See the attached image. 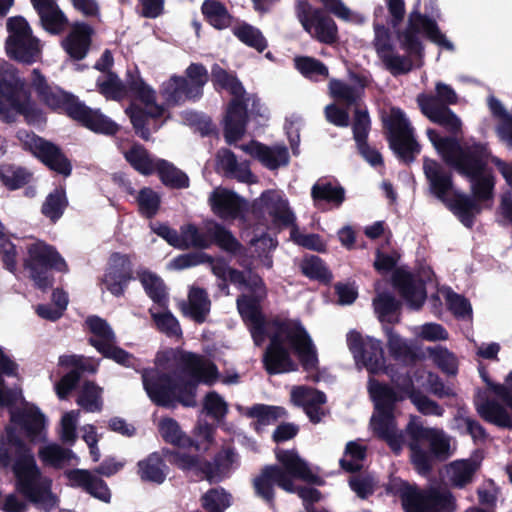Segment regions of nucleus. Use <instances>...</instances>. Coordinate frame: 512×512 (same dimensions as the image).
I'll use <instances>...</instances> for the list:
<instances>
[{
    "mask_svg": "<svg viewBox=\"0 0 512 512\" xmlns=\"http://www.w3.org/2000/svg\"><path fill=\"white\" fill-rule=\"evenodd\" d=\"M371 424L375 433L390 444L395 438L394 412L376 411L371 418Z\"/></svg>",
    "mask_w": 512,
    "mask_h": 512,
    "instance_id": "774afa93",
    "label": "nucleus"
},
{
    "mask_svg": "<svg viewBox=\"0 0 512 512\" xmlns=\"http://www.w3.org/2000/svg\"><path fill=\"white\" fill-rule=\"evenodd\" d=\"M68 204L65 187L58 186L46 196L41 206V213L52 223H56L64 214Z\"/></svg>",
    "mask_w": 512,
    "mask_h": 512,
    "instance_id": "3c124183",
    "label": "nucleus"
},
{
    "mask_svg": "<svg viewBox=\"0 0 512 512\" xmlns=\"http://www.w3.org/2000/svg\"><path fill=\"white\" fill-rule=\"evenodd\" d=\"M25 92V82L18 75L17 69L12 65L0 66V117L5 114L8 117V110L20 100Z\"/></svg>",
    "mask_w": 512,
    "mask_h": 512,
    "instance_id": "412c9836",
    "label": "nucleus"
},
{
    "mask_svg": "<svg viewBox=\"0 0 512 512\" xmlns=\"http://www.w3.org/2000/svg\"><path fill=\"white\" fill-rule=\"evenodd\" d=\"M358 358L362 360L365 367L371 372L381 369L385 363L381 341L368 337L363 353H360Z\"/></svg>",
    "mask_w": 512,
    "mask_h": 512,
    "instance_id": "680f3d73",
    "label": "nucleus"
},
{
    "mask_svg": "<svg viewBox=\"0 0 512 512\" xmlns=\"http://www.w3.org/2000/svg\"><path fill=\"white\" fill-rule=\"evenodd\" d=\"M369 394L374 402L375 411L394 412L396 404L405 400L388 384L374 381L369 385Z\"/></svg>",
    "mask_w": 512,
    "mask_h": 512,
    "instance_id": "f704fd0d",
    "label": "nucleus"
},
{
    "mask_svg": "<svg viewBox=\"0 0 512 512\" xmlns=\"http://www.w3.org/2000/svg\"><path fill=\"white\" fill-rule=\"evenodd\" d=\"M471 183L472 198L477 202H484L493 198L495 177L492 169L482 172L476 178H467Z\"/></svg>",
    "mask_w": 512,
    "mask_h": 512,
    "instance_id": "bf43d9fd",
    "label": "nucleus"
},
{
    "mask_svg": "<svg viewBox=\"0 0 512 512\" xmlns=\"http://www.w3.org/2000/svg\"><path fill=\"white\" fill-rule=\"evenodd\" d=\"M275 456L280 465H265L252 480L255 496L270 507L275 504V485L288 493H294L296 490L294 479L315 485L324 483L320 476L312 472L308 463L299 456L297 450L277 449Z\"/></svg>",
    "mask_w": 512,
    "mask_h": 512,
    "instance_id": "20e7f679",
    "label": "nucleus"
},
{
    "mask_svg": "<svg viewBox=\"0 0 512 512\" xmlns=\"http://www.w3.org/2000/svg\"><path fill=\"white\" fill-rule=\"evenodd\" d=\"M300 269L304 276L323 284H329L333 278L325 262L316 255L305 257L300 263Z\"/></svg>",
    "mask_w": 512,
    "mask_h": 512,
    "instance_id": "13d9d810",
    "label": "nucleus"
},
{
    "mask_svg": "<svg viewBox=\"0 0 512 512\" xmlns=\"http://www.w3.org/2000/svg\"><path fill=\"white\" fill-rule=\"evenodd\" d=\"M243 150L269 170H276L289 164L290 156L286 146L269 147L253 140L245 145Z\"/></svg>",
    "mask_w": 512,
    "mask_h": 512,
    "instance_id": "bb28decb",
    "label": "nucleus"
},
{
    "mask_svg": "<svg viewBox=\"0 0 512 512\" xmlns=\"http://www.w3.org/2000/svg\"><path fill=\"white\" fill-rule=\"evenodd\" d=\"M405 433L411 463L420 475L431 474L436 462L446 461L451 456L450 438L443 430L424 427L416 417H412Z\"/></svg>",
    "mask_w": 512,
    "mask_h": 512,
    "instance_id": "39448f33",
    "label": "nucleus"
},
{
    "mask_svg": "<svg viewBox=\"0 0 512 512\" xmlns=\"http://www.w3.org/2000/svg\"><path fill=\"white\" fill-rule=\"evenodd\" d=\"M294 65L305 78L313 81L325 80L329 76L328 67L314 57L297 56L294 59Z\"/></svg>",
    "mask_w": 512,
    "mask_h": 512,
    "instance_id": "6e6d98bb",
    "label": "nucleus"
},
{
    "mask_svg": "<svg viewBox=\"0 0 512 512\" xmlns=\"http://www.w3.org/2000/svg\"><path fill=\"white\" fill-rule=\"evenodd\" d=\"M30 86L43 105L54 112L66 115L86 129L106 136H114L119 132L120 126L116 122L99 109L87 106L78 96L48 83L38 68L31 72Z\"/></svg>",
    "mask_w": 512,
    "mask_h": 512,
    "instance_id": "7ed1b4c3",
    "label": "nucleus"
},
{
    "mask_svg": "<svg viewBox=\"0 0 512 512\" xmlns=\"http://www.w3.org/2000/svg\"><path fill=\"white\" fill-rule=\"evenodd\" d=\"M0 437V469H11L14 487L24 500L14 493L5 496L1 509L4 512H28L31 503L42 512L58 506L59 499L52 492V480L38 467L32 449L16 434L12 426H5Z\"/></svg>",
    "mask_w": 512,
    "mask_h": 512,
    "instance_id": "f257e3e1",
    "label": "nucleus"
},
{
    "mask_svg": "<svg viewBox=\"0 0 512 512\" xmlns=\"http://www.w3.org/2000/svg\"><path fill=\"white\" fill-rule=\"evenodd\" d=\"M201 12L204 20L216 30L227 29L234 21L225 4L218 0H204Z\"/></svg>",
    "mask_w": 512,
    "mask_h": 512,
    "instance_id": "a19ab883",
    "label": "nucleus"
},
{
    "mask_svg": "<svg viewBox=\"0 0 512 512\" xmlns=\"http://www.w3.org/2000/svg\"><path fill=\"white\" fill-rule=\"evenodd\" d=\"M176 363L177 371L174 372L144 368L141 371L143 388L156 406L174 408L181 404L195 407L198 385L213 384L219 376L218 368L202 355L188 351H182Z\"/></svg>",
    "mask_w": 512,
    "mask_h": 512,
    "instance_id": "f03ea898",
    "label": "nucleus"
},
{
    "mask_svg": "<svg viewBox=\"0 0 512 512\" xmlns=\"http://www.w3.org/2000/svg\"><path fill=\"white\" fill-rule=\"evenodd\" d=\"M436 99L426 93L417 96V104L424 116L431 122L440 125L450 134L457 136L462 131L460 118L448 107H436Z\"/></svg>",
    "mask_w": 512,
    "mask_h": 512,
    "instance_id": "aec40b11",
    "label": "nucleus"
},
{
    "mask_svg": "<svg viewBox=\"0 0 512 512\" xmlns=\"http://www.w3.org/2000/svg\"><path fill=\"white\" fill-rule=\"evenodd\" d=\"M93 28L85 22H76L72 25L71 31L62 42L66 53L74 60L84 59L89 51Z\"/></svg>",
    "mask_w": 512,
    "mask_h": 512,
    "instance_id": "cd10ccee",
    "label": "nucleus"
},
{
    "mask_svg": "<svg viewBox=\"0 0 512 512\" xmlns=\"http://www.w3.org/2000/svg\"><path fill=\"white\" fill-rule=\"evenodd\" d=\"M158 431L164 442L180 447V448H195L199 450V445L190 437H188L182 430L179 423L171 418L164 417L159 421Z\"/></svg>",
    "mask_w": 512,
    "mask_h": 512,
    "instance_id": "4c0bfd02",
    "label": "nucleus"
},
{
    "mask_svg": "<svg viewBox=\"0 0 512 512\" xmlns=\"http://www.w3.org/2000/svg\"><path fill=\"white\" fill-rule=\"evenodd\" d=\"M31 179L32 173L24 167L8 163L0 165V180L8 190L20 189Z\"/></svg>",
    "mask_w": 512,
    "mask_h": 512,
    "instance_id": "864d4df0",
    "label": "nucleus"
},
{
    "mask_svg": "<svg viewBox=\"0 0 512 512\" xmlns=\"http://www.w3.org/2000/svg\"><path fill=\"white\" fill-rule=\"evenodd\" d=\"M383 331L387 337V347L391 357L396 361H413L415 353L412 348L396 333L393 327L383 325Z\"/></svg>",
    "mask_w": 512,
    "mask_h": 512,
    "instance_id": "5fc2aeb1",
    "label": "nucleus"
},
{
    "mask_svg": "<svg viewBox=\"0 0 512 512\" xmlns=\"http://www.w3.org/2000/svg\"><path fill=\"white\" fill-rule=\"evenodd\" d=\"M138 212L141 216L152 219L161 207V196L150 187H143L136 196Z\"/></svg>",
    "mask_w": 512,
    "mask_h": 512,
    "instance_id": "052dcab7",
    "label": "nucleus"
},
{
    "mask_svg": "<svg viewBox=\"0 0 512 512\" xmlns=\"http://www.w3.org/2000/svg\"><path fill=\"white\" fill-rule=\"evenodd\" d=\"M247 104L243 98H233L227 107L224 119V137L228 144L242 139L248 123Z\"/></svg>",
    "mask_w": 512,
    "mask_h": 512,
    "instance_id": "b1692460",
    "label": "nucleus"
},
{
    "mask_svg": "<svg viewBox=\"0 0 512 512\" xmlns=\"http://www.w3.org/2000/svg\"><path fill=\"white\" fill-rule=\"evenodd\" d=\"M445 205L469 229L474 226L476 215L482 211L479 202L461 192H455L453 198L447 201Z\"/></svg>",
    "mask_w": 512,
    "mask_h": 512,
    "instance_id": "2f4dec72",
    "label": "nucleus"
},
{
    "mask_svg": "<svg viewBox=\"0 0 512 512\" xmlns=\"http://www.w3.org/2000/svg\"><path fill=\"white\" fill-rule=\"evenodd\" d=\"M5 48L10 59L26 65L39 61L42 55L40 40L35 36L23 40L5 42Z\"/></svg>",
    "mask_w": 512,
    "mask_h": 512,
    "instance_id": "473e14b6",
    "label": "nucleus"
},
{
    "mask_svg": "<svg viewBox=\"0 0 512 512\" xmlns=\"http://www.w3.org/2000/svg\"><path fill=\"white\" fill-rule=\"evenodd\" d=\"M180 232L181 248L207 249L214 244L232 255H237L243 249V245L233 233L218 222L207 225L205 232L200 231L193 223L185 224L181 226Z\"/></svg>",
    "mask_w": 512,
    "mask_h": 512,
    "instance_id": "ddd939ff",
    "label": "nucleus"
},
{
    "mask_svg": "<svg viewBox=\"0 0 512 512\" xmlns=\"http://www.w3.org/2000/svg\"><path fill=\"white\" fill-rule=\"evenodd\" d=\"M209 81L207 68L202 63H191L185 76L172 75L162 84L161 94L168 105H180L186 100H199Z\"/></svg>",
    "mask_w": 512,
    "mask_h": 512,
    "instance_id": "f8f14e48",
    "label": "nucleus"
},
{
    "mask_svg": "<svg viewBox=\"0 0 512 512\" xmlns=\"http://www.w3.org/2000/svg\"><path fill=\"white\" fill-rule=\"evenodd\" d=\"M16 138L24 151L31 153L49 170L64 177L71 175L72 163L58 145L26 129H19Z\"/></svg>",
    "mask_w": 512,
    "mask_h": 512,
    "instance_id": "4468645a",
    "label": "nucleus"
},
{
    "mask_svg": "<svg viewBox=\"0 0 512 512\" xmlns=\"http://www.w3.org/2000/svg\"><path fill=\"white\" fill-rule=\"evenodd\" d=\"M66 477L73 487H79L94 498L109 503L111 491L107 483L98 474L87 469H71L66 471Z\"/></svg>",
    "mask_w": 512,
    "mask_h": 512,
    "instance_id": "393cba45",
    "label": "nucleus"
},
{
    "mask_svg": "<svg viewBox=\"0 0 512 512\" xmlns=\"http://www.w3.org/2000/svg\"><path fill=\"white\" fill-rule=\"evenodd\" d=\"M137 277L148 297L160 307L166 306L168 298L164 281L149 270L137 272Z\"/></svg>",
    "mask_w": 512,
    "mask_h": 512,
    "instance_id": "09e8293b",
    "label": "nucleus"
},
{
    "mask_svg": "<svg viewBox=\"0 0 512 512\" xmlns=\"http://www.w3.org/2000/svg\"><path fill=\"white\" fill-rule=\"evenodd\" d=\"M232 33L244 45L259 53L268 47V42L261 30L247 22H241L238 26L233 27Z\"/></svg>",
    "mask_w": 512,
    "mask_h": 512,
    "instance_id": "603ef678",
    "label": "nucleus"
},
{
    "mask_svg": "<svg viewBox=\"0 0 512 512\" xmlns=\"http://www.w3.org/2000/svg\"><path fill=\"white\" fill-rule=\"evenodd\" d=\"M478 414L487 422L503 429H512V418L507 409L494 399L476 402Z\"/></svg>",
    "mask_w": 512,
    "mask_h": 512,
    "instance_id": "e433bc0d",
    "label": "nucleus"
},
{
    "mask_svg": "<svg viewBox=\"0 0 512 512\" xmlns=\"http://www.w3.org/2000/svg\"><path fill=\"white\" fill-rule=\"evenodd\" d=\"M127 96L149 106L154 103L156 92L142 79L138 70H128L125 78V97Z\"/></svg>",
    "mask_w": 512,
    "mask_h": 512,
    "instance_id": "ea45409f",
    "label": "nucleus"
},
{
    "mask_svg": "<svg viewBox=\"0 0 512 512\" xmlns=\"http://www.w3.org/2000/svg\"><path fill=\"white\" fill-rule=\"evenodd\" d=\"M8 117L3 114L0 121L5 124H12L17 121L18 116H23L28 125H40L46 122V116L32 100L30 92H25L23 97L18 100L9 110Z\"/></svg>",
    "mask_w": 512,
    "mask_h": 512,
    "instance_id": "7c9ffc66",
    "label": "nucleus"
},
{
    "mask_svg": "<svg viewBox=\"0 0 512 512\" xmlns=\"http://www.w3.org/2000/svg\"><path fill=\"white\" fill-rule=\"evenodd\" d=\"M40 460L47 466L56 469L62 468L65 463L69 462L75 457L73 451L69 448H64L59 444L52 443L43 446L38 452Z\"/></svg>",
    "mask_w": 512,
    "mask_h": 512,
    "instance_id": "4d7b16f0",
    "label": "nucleus"
},
{
    "mask_svg": "<svg viewBox=\"0 0 512 512\" xmlns=\"http://www.w3.org/2000/svg\"><path fill=\"white\" fill-rule=\"evenodd\" d=\"M213 213L221 219H237L244 211L245 201L228 189L214 190L209 197Z\"/></svg>",
    "mask_w": 512,
    "mask_h": 512,
    "instance_id": "a878e982",
    "label": "nucleus"
},
{
    "mask_svg": "<svg viewBox=\"0 0 512 512\" xmlns=\"http://www.w3.org/2000/svg\"><path fill=\"white\" fill-rule=\"evenodd\" d=\"M88 343L104 358L110 359L123 367L139 370V360L132 353L115 345L116 342L102 343L94 338H89Z\"/></svg>",
    "mask_w": 512,
    "mask_h": 512,
    "instance_id": "c9c22d12",
    "label": "nucleus"
},
{
    "mask_svg": "<svg viewBox=\"0 0 512 512\" xmlns=\"http://www.w3.org/2000/svg\"><path fill=\"white\" fill-rule=\"evenodd\" d=\"M386 492L400 498L404 512H452L454 506V498L449 492L423 491L398 479L387 484Z\"/></svg>",
    "mask_w": 512,
    "mask_h": 512,
    "instance_id": "1a4fd4ad",
    "label": "nucleus"
},
{
    "mask_svg": "<svg viewBox=\"0 0 512 512\" xmlns=\"http://www.w3.org/2000/svg\"><path fill=\"white\" fill-rule=\"evenodd\" d=\"M260 302V297L246 294L238 296L236 300L238 312L248 327L256 345H259L267 334V323L262 313Z\"/></svg>",
    "mask_w": 512,
    "mask_h": 512,
    "instance_id": "6ab92c4d",
    "label": "nucleus"
},
{
    "mask_svg": "<svg viewBox=\"0 0 512 512\" xmlns=\"http://www.w3.org/2000/svg\"><path fill=\"white\" fill-rule=\"evenodd\" d=\"M401 305V302L389 292H381L373 299L374 310L381 323H399V316L394 317V314L399 312Z\"/></svg>",
    "mask_w": 512,
    "mask_h": 512,
    "instance_id": "8fccbe9b",
    "label": "nucleus"
},
{
    "mask_svg": "<svg viewBox=\"0 0 512 512\" xmlns=\"http://www.w3.org/2000/svg\"><path fill=\"white\" fill-rule=\"evenodd\" d=\"M427 137L443 160L465 178H476L489 170L490 151L486 144L473 143L461 147L456 137L441 136L435 129H427Z\"/></svg>",
    "mask_w": 512,
    "mask_h": 512,
    "instance_id": "423d86ee",
    "label": "nucleus"
},
{
    "mask_svg": "<svg viewBox=\"0 0 512 512\" xmlns=\"http://www.w3.org/2000/svg\"><path fill=\"white\" fill-rule=\"evenodd\" d=\"M392 285L410 308L418 310L423 306L427 297L423 280L415 278L408 271L396 270L392 275Z\"/></svg>",
    "mask_w": 512,
    "mask_h": 512,
    "instance_id": "4be33fe9",
    "label": "nucleus"
},
{
    "mask_svg": "<svg viewBox=\"0 0 512 512\" xmlns=\"http://www.w3.org/2000/svg\"><path fill=\"white\" fill-rule=\"evenodd\" d=\"M311 197L316 206L325 202L339 208L345 201V189L331 182H316L311 189Z\"/></svg>",
    "mask_w": 512,
    "mask_h": 512,
    "instance_id": "de8ad7c7",
    "label": "nucleus"
},
{
    "mask_svg": "<svg viewBox=\"0 0 512 512\" xmlns=\"http://www.w3.org/2000/svg\"><path fill=\"white\" fill-rule=\"evenodd\" d=\"M101 388L93 381L83 383L80 394L77 397V404L88 412L100 411L102 402L100 399Z\"/></svg>",
    "mask_w": 512,
    "mask_h": 512,
    "instance_id": "338daca9",
    "label": "nucleus"
},
{
    "mask_svg": "<svg viewBox=\"0 0 512 512\" xmlns=\"http://www.w3.org/2000/svg\"><path fill=\"white\" fill-rule=\"evenodd\" d=\"M381 120L387 141L414 132L404 111L399 107H391L389 114L382 115Z\"/></svg>",
    "mask_w": 512,
    "mask_h": 512,
    "instance_id": "c03bdc74",
    "label": "nucleus"
},
{
    "mask_svg": "<svg viewBox=\"0 0 512 512\" xmlns=\"http://www.w3.org/2000/svg\"><path fill=\"white\" fill-rule=\"evenodd\" d=\"M252 213L261 218L268 214L275 225L290 227L295 223V215L289 208L288 200L275 190L264 191L252 204Z\"/></svg>",
    "mask_w": 512,
    "mask_h": 512,
    "instance_id": "f3484780",
    "label": "nucleus"
},
{
    "mask_svg": "<svg viewBox=\"0 0 512 512\" xmlns=\"http://www.w3.org/2000/svg\"><path fill=\"white\" fill-rule=\"evenodd\" d=\"M24 267L29 271L30 278L34 281L35 286L42 291L52 288L54 278L50 273L51 270L66 273L69 268L57 251V249L45 243L37 241L27 247V258L24 260Z\"/></svg>",
    "mask_w": 512,
    "mask_h": 512,
    "instance_id": "9d476101",
    "label": "nucleus"
},
{
    "mask_svg": "<svg viewBox=\"0 0 512 512\" xmlns=\"http://www.w3.org/2000/svg\"><path fill=\"white\" fill-rule=\"evenodd\" d=\"M155 172L162 184L171 189H186L190 185L188 175L165 159H157Z\"/></svg>",
    "mask_w": 512,
    "mask_h": 512,
    "instance_id": "79ce46f5",
    "label": "nucleus"
},
{
    "mask_svg": "<svg viewBox=\"0 0 512 512\" xmlns=\"http://www.w3.org/2000/svg\"><path fill=\"white\" fill-rule=\"evenodd\" d=\"M294 319L273 318L268 323L267 345L263 357V368L269 375L294 372L298 370L297 363L291 357L289 337L293 335Z\"/></svg>",
    "mask_w": 512,
    "mask_h": 512,
    "instance_id": "0eeeda50",
    "label": "nucleus"
},
{
    "mask_svg": "<svg viewBox=\"0 0 512 512\" xmlns=\"http://www.w3.org/2000/svg\"><path fill=\"white\" fill-rule=\"evenodd\" d=\"M211 80L216 90H226L234 98L244 97L245 89L237 76L217 63L211 67Z\"/></svg>",
    "mask_w": 512,
    "mask_h": 512,
    "instance_id": "49530a36",
    "label": "nucleus"
},
{
    "mask_svg": "<svg viewBox=\"0 0 512 512\" xmlns=\"http://www.w3.org/2000/svg\"><path fill=\"white\" fill-rule=\"evenodd\" d=\"M289 346L296 353L305 371L318 368L319 361L316 348L300 320L294 319L293 335L289 337Z\"/></svg>",
    "mask_w": 512,
    "mask_h": 512,
    "instance_id": "5701e85b",
    "label": "nucleus"
},
{
    "mask_svg": "<svg viewBox=\"0 0 512 512\" xmlns=\"http://www.w3.org/2000/svg\"><path fill=\"white\" fill-rule=\"evenodd\" d=\"M396 34L401 49L410 56L421 57L423 55L424 47L420 39L421 34L442 47L453 48V44L440 31L436 21L416 10L409 14L405 29L398 30Z\"/></svg>",
    "mask_w": 512,
    "mask_h": 512,
    "instance_id": "9b49d317",
    "label": "nucleus"
},
{
    "mask_svg": "<svg viewBox=\"0 0 512 512\" xmlns=\"http://www.w3.org/2000/svg\"><path fill=\"white\" fill-rule=\"evenodd\" d=\"M479 462L471 459L456 461L451 464V481L457 488H464L472 482L476 471L479 469Z\"/></svg>",
    "mask_w": 512,
    "mask_h": 512,
    "instance_id": "e2e57ef3",
    "label": "nucleus"
},
{
    "mask_svg": "<svg viewBox=\"0 0 512 512\" xmlns=\"http://www.w3.org/2000/svg\"><path fill=\"white\" fill-rule=\"evenodd\" d=\"M133 263L130 255L120 252L110 254L102 283L115 297H122L130 281L134 280Z\"/></svg>",
    "mask_w": 512,
    "mask_h": 512,
    "instance_id": "dca6fc26",
    "label": "nucleus"
},
{
    "mask_svg": "<svg viewBox=\"0 0 512 512\" xmlns=\"http://www.w3.org/2000/svg\"><path fill=\"white\" fill-rule=\"evenodd\" d=\"M23 400L20 387L9 388L5 379L0 380V409L7 408L10 414L8 426L19 427L31 443L46 441L45 415L36 406L31 408H15L16 404ZM17 431V429H15Z\"/></svg>",
    "mask_w": 512,
    "mask_h": 512,
    "instance_id": "6e6552de",
    "label": "nucleus"
},
{
    "mask_svg": "<svg viewBox=\"0 0 512 512\" xmlns=\"http://www.w3.org/2000/svg\"><path fill=\"white\" fill-rule=\"evenodd\" d=\"M295 11L303 29L314 39L327 45L337 42V25L323 9L314 8L307 0H297Z\"/></svg>",
    "mask_w": 512,
    "mask_h": 512,
    "instance_id": "2eb2a0df",
    "label": "nucleus"
},
{
    "mask_svg": "<svg viewBox=\"0 0 512 512\" xmlns=\"http://www.w3.org/2000/svg\"><path fill=\"white\" fill-rule=\"evenodd\" d=\"M231 495L223 488H211L201 497V506L207 512H224L230 505Z\"/></svg>",
    "mask_w": 512,
    "mask_h": 512,
    "instance_id": "69168bd1",
    "label": "nucleus"
},
{
    "mask_svg": "<svg viewBox=\"0 0 512 512\" xmlns=\"http://www.w3.org/2000/svg\"><path fill=\"white\" fill-rule=\"evenodd\" d=\"M353 79L358 83V86H352L339 79H332L329 82L331 97L343 103L347 108L352 106L359 108V103L364 95V89L367 86L366 77L354 74Z\"/></svg>",
    "mask_w": 512,
    "mask_h": 512,
    "instance_id": "c756f323",
    "label": "nucleus"
},
{
    "mask_svg": "<svg viewBox=\"0 0 512 512\" xmlns=\"http://www.w3.org/2000/svg\"><path fill=\"white\" fill-rule=\"evenodd\" d=\"M124 158L130 166L141 175L150 176L155 173L157 159H154L149 151L138 142H134L131 147L124 152Z\"/></svg>",
    "mask_w": 512,
    "mask_h": 512,
    "instance_id": "58836bf2",
    "label": "nucleus"
},
{
    "mask_svg": "<svg viewBox=\"0 0 512 512\" xmlns=\"http://www.w3.org/2000/svg\"><path fill=\"white\" fill-rule=\"evenodd\" d=\"M423 171L429 182L430 190L444 204L450 199L447 194L453 188V178L450 172H447L435 160L426 158L423 163Z\"/></svg>",
    "mask_w": 512,
    "mask_h": 512,
    "instance_id": "c85d7f7f",
    "label": "nucleus"
},
{
    "mask_svg": "<svg viewBox=\"0 0 512 512\" xmlns=\"http://www.w3.org/2000/svg\"><path fill=\"white\" fill-rule=\"evenodd\" d=\"M188 307L184 313L198 324L206 321L210 312L211 301L205 289L193 287L188 295Z\"/></svg>",
    "mask_w": 512,
    "mask_h": 512,
    "instance_id": "37998d69",
    "label": "nucleus"
},
{
    "mask_svg": "<svg viewBox=\"0 0 512 512\" xmlns=\"http://www.w3.org/2000/svg\"><path fill=\"white\" fill-rule=\"evenodd\" d=\"M219 167L224 171L227 176H235L239 181H246L251 176V171L248 167L239 165L236 155L229 149H223L217 155Z\"/></svg>",
    "mask_w": 512,
    "mask_h": 512,
    "instance_id": "0e129e2a",
    "label": "nucleus"
},
{
    "mask_svg": "<svg viewBox=\"0 0 512 512\" xmlns=\"http://www.w3.org/2000/svg\"><path fill=\"white\" fill-rule=\"evenodd\" d=\"M375 37L374 48L378 57L385 64L386 68L394 75L408 73L412 69V62L406 56L394 54V46L391 42V33L384 23H373Z\"/></svg>",
    "mask_w": 512,
    "mask_h": 512,
    "instance_id": "a211bd4d",
    "label": "nucleus"
},
{
    "mask_svg": "<svg viewBox=\"0 0 512 512\" xmlns=\"http://www.w3.org/2000/svg\"><path fill=\"white\" fill-rule=\"evenodd\" d=\"M137 473L143 482L162 484L167 477L168 467L159 452L150 453L138 461Z\"/></svg>",
    "mask_w": 512,
    "mask_h": 512,
    "instance_id": "72a5a7b5",
    "label": "nucleus"
},
{
    "mask_svg": "<svg viewBox=\"0 0 512 512\" xmlns=\"http://www.w3.org/2000/svg\"><path fill=\"white\" fill-rule=\"evenodd\" d=\"M389 147L398 160L405 165L413 163L421 152V146L414 137V132L388 140Z\"/></svg>",
    "mask_w": 512,
    "mask_h": 512,
    "instance_id": "a18cd8bd",
    "label": "nucleus"
}]
</instances>
